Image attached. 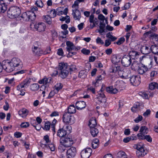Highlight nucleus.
<instances>
[{"label": "nucleus", "mask_w": 158, "mask_h": 158, "mask_svg": "<svg viewBox=\"0 0 158 158\" xmlns=\"http://www.w3.org/2000/svg\"><path fill=\"white\" fill-rule=\"evenodd\" d=\"M2 64H3V69L7 72H11L14 69L13 65L11 64L10 61L9 60H3Z\"/></svg>", "instance_id": "423d86ee"}, {"label": "nucleus", "mask_w": 158, "mask_h": 158, "mask_svg": "<svg viewBox=\"0 0 158 158\" xmlns=\"http://www.w3.org/2000/svg\"><path fill=\"white\" fill-rule=\"evenodd\" d=\"M99 144V140L98 139H94L93 140L92 143V147L94 149H95L98 147Z\"/></svg>", "instance_id": "c9c22d12"}, {"label": "nucleus", "mask_w": 158, "mask_h": 158, "mask_svg": "<svg viewBox=\"0 0 158 158\" xmlns=\"http://www.w3.org/2000/svg\"><path fill=\"white\" fill-rule=\"evenodd\" d=\"M51 18H52L48 15H44L43 16L44 19L49 24H51L52 23Z\"/></svg>", "instance_id": "37998d69"}, {"label": "nucleus", "mask_w": 158, "mask_h": 158, "mask_svg": "<svg viewBox=\"0 0 158 158\" xmlns=\"http://www.w3.org/2000/svg\"><path fill=\"white\" fill-rule=\"evenodd\" d=\"M76 153V148L74 147H72L69 148L67 151V158H73L75 156Z\"/></svg>", "instance_id": "9d476101"}, {"label": "nucleus", "mask_w": 158, "mask_h": 158, "mask_svg": "<svg viewBox=\"0 0 158 158\" xmlns=\"http://www.w3.org/2000/svg\"><path fill=\"white\" fill-rule=\"evenodd\" d=\"M141 64V63H139L137 61H134L132 64L131 68L133 69H138Z\"/></svg>", "instance_id": "79ce46f5"}, {"label": "nucleus", "mask_w": 158, "mask_h": 158, "mask_svg": "<svg viewBox=\"0 0 158 158\" xmlns=\"http://www.w3.org/2000/svg\"><path fill=\"white\" fill-rule=\"evenodd\" d=\"M120 61V57L119 56L114 55L112 59V62L114 64H116L119 62Z\"/></svg>", "instance_id": "7c9ffc66"}, {"label": "nucleus", "mask_w": 158, "mask_h": 158, "mask_svg": "<svg viewBox=\"0 0 158 158\" xmlns=\"http://www.w3.org/2000/svg\"><path fill=\"white\" fill-rule=\"evenodd\" d=\"M125 84V83L123 81L118 80L115 82L114 86L118 90L120 88L124 87Z\"/></svg>", "instance_id": "dca6fc26"}, {"label": "nucleus", "mask_w": 158, "mask_h": 158, "mask_svg": "<svg viewBox=\"0 0 158 158\" xmlns=\"http://www.w3.org/2000/svg\"><path fill=\"white\" fill-rule=\"evenodd\" d=\"M49 15H48L51 18H54L55 17L56 15V12L55 10H51L49 12Z\"/></svg>", "instance_id": "09e8293b"}, {"label": "nucleus", "mask_w": 158, "mask_h": 158, "mask_svg": "<svg viewBox=\"0 0 158 158\" xmlns=\"http://www.w3.org/2000/svg\"><path fill=\"white\" fill-rule=\"evenodd\" d=\"M148 131V130L147 128L144 126L141 127L139 130L140 132L143 133L144 134H147Z\"/></svg>", "instance_id": "de8ad7c7"}, {"label": "nucleus", "mask_w": 158, "mask_h": 158, "mask_svg": "<svg viewBox=\"0 0 158 158\" xmlns=\"http://www.w3.org/2000/svg\"><path fill=\"white\" fill-rule=\"evenodd\" d=\"M63 87V85L60 83H58L55 86V89L57 91L61 89Z\"/></svg>", "instance_id": "8fccbe9b"}, {"label": "nucleus", "mask_w": 158, "mask_h": 158, "mask_svg": "<svg viewBox=\"0 0 158 158\" xmlns=\"http://www.w3.org/2000/svg\"><path fill=\"white\" fill-rule=\"evenodd\" d=\"M151 52L156 55L158 54V46L156 45H152L150 47Z\"/></svg>", "instance_id": "4c0bfd02"}, {"label": "nucleus", "mask_w": 158, "mask_h": 158, "mask_svg": "<svg viewBox=\"0 0 158 158\" xmlns=\"http://www.w3.org/2000/svg\"><path fill=\"white\" fill-rule=\"evenodd\" d=\"M81 51L82 53L85 55H89L90 52L89 50L85 48L82 49Z\"/></svg>", "instance_id": "864d4df0"}, {"label": "nucleus", "mask_w": 158, "mask_h": 158, "mask_svg": "<svg viewBox=\"0 0 158 158\" xmlns=\"http://www.w3.org/2000/svg\"><path fill=\"white\" fill-rule=\"evenodd\" d=\"M30 87L31 90L33 91H36L39 89L40 86L37 83H33L31 84Z\"/></svg>", "instance_id": "c756f323"}, {"label": "nucleus", "mask_w": 158, "mask_h": 158, "mask_svg": "<svg viewBox=\"0 0 158 158\" xmlns=\"http://www.w3.org/2000/svg\"><path fill=\"white\" fill-rule=\"evenodd\" d=\"M149 87L150 89L152 90L155 89H158V83L156 82H152L149 84Z\"/></svg>", "instance_id": "58836bf2"}, {"label": "nucleus", "mask_w": 158, "mask_h": 158, "mask_svg": "<svg viewBox=\"0 0 158 158\" xmlns=\"http://www.w3.org/2000/svg\"><path fill=\"white\" fill-rule=\"evenodd\" d=\"M102 80V76L101 75H100L97 77L95 81H94L92 82V84L94 85L95 86H97L98 85L101 83Z\"/></svg>", "instance_id": "f704fd0d"}, {"label": "nucleus", "mask_w": 158, "mask_h": 158, "mask_svg": "<svg viewBox=\"0 0 158 158\" xmlns=\"http://www.w3.org/2000/svg\"><path fill=\"white\" fill-rule=\"evenodd\" d=\"M131 83L134 86L138 85L140 83V79L138 76H132L130 79Z\"/></svg>", "instance_id": "9b49d317"}, {"label": "nucleus", "mask_w": 158, "mask_h": 158, "mask_svg": "<svg viewBox=\"0 0 158 158\" xmlns=\"http://www.w3.org/2000/svg\"><path fill=\"white\" fill-rule=\"evenodd\" d=\"M152 36L153 37V40L156 41L157 43H158V35L154 33L152 34Z\"/></svg>", "instance_id": "774afa93"}, {"label": "nucleus", "mask_w": 158, "mask_h": 158, "mask_svg": "<svg viewBox=\"0 0 158 158\" xmlns=\"http://www.w3.org/2000/svg\"><path fill=\"white\" fill-rule=\"evenodd\" d=\"M31 82V78H27L24 80L22 83L26 87L28 86Z\"/></svg>", "instance_id": "a18cd8bd"}, {"label": "nucleus", "mask_w": 158, "mask_h": 158, "mask_svg": "<svg viewBox=\"0 0 158 158\" xmlns=\"http://www.w3.org/2000/svg\"><path fill=\"white\" fill-rule=\"evenodd\" d=\"M40 44L39 42H35L33 45L32 48H34V50H35L36 48H40Z\"/></svg>", "instance_id": "69168bd1"}, {"label": "nucleus", "mask_w": 158, "mask_h": 158, "mask_svg": "<svg viewBox=\"0 0 158 158\" xmlns=\"http://www.w3.org/2000/svg\"><path fill=\"white\" fill-rule=\"evenodd\" d=\"M106 26V24L104 23L101 22L100 23L99 29L98 30V32L100 34H102L104 32H106L105 28Z\"/></svg>", "instance_id": "bb28decb"}, {"label": "nucleus", "mask_w": 158, "mask_h": 158, "mask_svg": "<svg viewBox=\"0 0 158 158\" xmlns=\"http://www.w3.org/2000/svg\"><path fill=\"white\" fill-rule=\"evenodd\" d=\"M95 20H97L96 18H94V15L93 14H91L89 16V22L91 23L90 25V28H93L95 26V23H97Z\"/></svg>", "instance_id": "a211bd4d"}, {"label": "nucleus", "mask_w": 158, "mask_h": 158, "mask_svg": "<svg viewBox=\"0 0 158 158\" xmlns=\"http://www.w3.org/2000/svg\"><path fill=\"white\" fill-rule=\"evenodd\" d=\"M19 115L23 118H25L27 115L28 111L25 108H23L20 110L18 112Z\"/></svg>", "instance_id": "aec40b11"}, {"label": "nucleus", "mask_w": 158, "mask_h": 158, "mask_svg": "<svg viewBox=\"0 0 158 158\" xmlns=\"http://www.w3.org/2000/svg\"><path fill=\"white\" fill-rule=\"evenodd\" d=\"M57 120L55 119H54L52 121L51 123V126L52 127V130L53 131H54L55 130V125L57 123Z\"/></svg>", "instance_id": "680f3d73"}, {"label": "nucleus", "mask_w": 158, "mask_h": 158, "mask_svg": "<svg viewBox=\"0 0 158 158\" xmlns=\"http://www.w3.org/2000/svg\"><path fill=\"white\" fill-rule=\"evenodd\" d=\"M147 150L142 151L141 150H137L136 151V154L137 157H143L147 153Z\"/></svg>", "instance_id": "c85d7f7f"}, {"label": "nucleus", "mask_w": 158, "mask_h": 158, "mask_svg": "<svg viewBox=\"0 0 158 158\" xmlns=\"http://www.w3.org/2000/svg\"><path fill=\"white\" fill-rule=\"evenodd\" d=\"M51 50L50 48L49 47H48L45 51L42 50V54L46 55L49 53L51 52Z\"/></svg>", "instance_id": "052dcab7"}, {"label": "nucleus", "mask_w": 158, "mask_h": 158, "mask_svg": "<svg viewBox=\"0 0 158 158\" xmlns=\"http://www.w3.org/2000/svg\"><path fill=\"white\" fill-rule=\"evenodd\" d=\"M123 65L125 67H128L131 63V60L130 56L128 55L124 56L121 60Z\"/></svg>", "instance_id": "1a4fd4ad"}, {"label": "nucleus", "mask_w": 158, "mask_h": 158, "mask_svg": "<svg viewBox=\"0 0 158 158\" xmlns=\"http://www.w3.org/2000/svg\"><path fill=\"white\" fill-rule=\"evenodd\" d=\"M66 44L67 45L66 49L69 52L67 56L68 57H69L73 55H75L77 53L76 51L78 50V48L72 42L69 41H67Z\"/></svg>", "instance_id": "20e7f679"}, {"label": "nucleus", "mask_w": 158, "mask_h": 158, "mask_svg": "<svg viewBox=\"0 0 158 158\" xmlns=\"http://www.w3.org/2000/svg\"><path fill=\"white\" fill-rule=\"evenodd\" d=\"M58 69L60 71V76L62 78H65L69 74V67L67 63H60L59 64Z\"/></svg>", "instance_id": "f03ea898"}, {"label": "nucleus", "mask_w": 158, "mask_h": 158, "mask_svg": "<svg viewBox=\"0 0 158 158\" xmlns=\"http://www.w3.org/2000/svg\"><path fill=\"white\" fill-rule=\"evenodd\" d=\"M125 39L124 37H121L119 38L117 41L115 42L114 44H116L117 45H119L123 44L125 41Z\"/></svg>", "instance_id": "603ef678"}, {"label": "nucleus", "mask_w": 158, "mask_h": 158, "mask_svg": "<svg viewBox=\"0 0 158 158\" xmlns=\"http://www.w3.org/2000/svg\"><path fill=\"white\" fill-rule=\"evenodd\" d=\"M106 37L107 38L109 39V40H110L111 41H114L115 40L117 39V37L111 35L110 32L106 34Z\"/></svg>", "instance_id": "c03bdc74"}, {"label": "nucleus", "mask_w": 158, "mask_h": 158, "mask_svg": "<svg viewBox=\"0 0 158 158\" xmlns=\"http://www.w3.org/2000/svg\"><path fill=\"white\" fill-rule=\"evenodd\" d=\"M92 152V150L90 148L85 149L81 152V156L82 158H89Z\"/></svg>", "instance_id": "f8f14e48"}, {"label": "nucleus", "mask_w": 158, "mask_h": 158, "mask_svg": "<svg viewBox=\"0 0 158 158\" xmlns=\"http://www.w3.org/2000/svg\"><path fill=\"white\" fill-rule=\"evenodd\" d=\"M25 87L24 85H23V83H22L17 86V89L18 90L21 91L23 90L22 88Z\"/></svg>", "instance_id": "bf43d9fd"}, {"label": "nucleus", "mask_w": 158, "mask_h": 158, "mask_svg": "<svg viewBox=\"0 0 158 158\" xmlns=\"http://www.w3.org/2000/svg\"><path fill=\"white\" fill-rule=\"evenodd\" d=\"M143 119V117L141 115H139L135 120L134 121L136 123H138Z\"/></svg>", "instance_id": "0e129e2a"}, {"label": "nucleus", "mask_w": 158, "mask_h": 158, "mask_svg": "<svg viewBox=\"0 0 158 158\" xmlns=\"http://www.w3.org/2000/svg\"><path fill=\"white\" fill-rule=\"evenodd\" d=\"M140 50L142 53L144 54H147L151 52L150 47L146 44L141 48Z\"/></svg>", "instance_id": "f3484780"}, {"label": "nucleus", "mask_w": 158, "mask_h": 158, "mask_svg": "<svg viewBox=\"0 0 158 158\" xmlns=\"http://www.w3.org/2000/svg\"><path fill=\"white\" fill-rule=\"evenodd\" d=\"M23 15L24 16L26 15L28 19V20L30 21L34 20L36 18L35 14L32 11H28L24 13Z\"/></svg>", "instance_id": "4468645a"}, {"label": "nucleus", "mask_w": 158, "mask_h": 158, "mask_svg": "<svg viewBox=\"0 0 158 158\" xmlns=\"http://www.w3.org/2000/svg\"><path fill=\"white\" fill-rule=\"evenodd\" d=\"M64 131H65L67 135H69L72 132V128L71 126L69 124H65L63 126Z\"/></svg>", "instance_id": "b1692460"}, {"label": "nucleus", "mask_w": 158, "mask_h": 158, "mask_svg": "<svg viewBox=\"0 0 158 158\" xmlns=\"http://www.w3.org/2000/svg\"><path fill=\"white\" fill-rule=\"evenodd\" d=\"M49 147L52 151H54L55 150V146L53 144H48V148Z\"/></svg>", "instance_id": "e2e57ef3"}, {"label": "nucleus", "mask_w": 158, "mask_h": 158, "mask_svg": "<svg viewBox=\"0 0 158 158\" xmlns=\"http://www.w3.org/2000/svg\"><path fill=\"white\" fill-rule=\"evenodd\" d=\"M43 139L45 141V143L46 144H49L50 143V141L49 139V136L47 135L44 136Z\"/></svg>", "instance_id": "13d9d810"}, {"label": "nucleus", "mask_w": 158, "mask_h": 158, "mask_svg": "<svg viewBox=\"0 0 158 158\" xmlns=\"http://www.w3.org/2000/svg\"><path fill=\"white\" fill-rule=\"evenodd\" d=\"M111 72H118L119 76L123 78H127L130 74L129 71L126 69H123L120 66L114 65L110 69Z\"/></svg>", "instance_id": "f257e3e1"}, {"label": "nucleus", "mask_w": 158, "mask_h": 158, "mask_svg": "<svg viewBox=\"0 0 158 158\" xmlns=\"http://www.w3.org/2000/svg\"><path fill=\"white\" fill-rule=\"evenodd\" d=\"M10 62L11 64H13L14 67L15 68V67H17L19 65L21 61L19 59L15 57L11 59Z\"/></svg>", "instance_id": "5701e85b"}, {"label": "nucleus", "mask_w": 158, "mask_h": 158, "mask_svg": "<svg viewBox=\"0 0 158 158\" xmlns=\"http://www.w3.org/2000/svg\"><path fill=\"white\" fill-rule=\"evenodd\" d=\"M117 157L119 158H127L126 153L123 151H120L117 154Z\"/></svg>", "instance_id": "a19ab883"}, {"label": "nucleus", "mask_w": 158, "mask_h": 158, "mask_svg": "<svg viewBox=\"0 0 158 158\" xmlns=\"http://www.w3.org/2000/svg\"><path fill=\"white\" fill-rule=\"evenodd\" d=\"M90 132L91 135L94 137L97 136L99 133V130L96 127L90 128Z\"/></svg>", "instance_id": "a878e982"}, {"label": "nucleus", "mask_w": 158, "mask_h": 158, "mask_svg": "<svg viewBox=\"0 0 158 158\" xmlns=\"http://www.w3.org/2000/svg\"><path fill=\"white\" fill-rule=\"evenodd\" d=\"M63 127L62 128H59L57 132V135L59 137H63L67 135L65 131L63 129Z\"/></svg>", "instance_id": "cd10ccee"}, {"label": "nucleus", "mask_w": 158, "mask_h": 158, "mask_svg": "<svg viewBox=\"0 0 158 158\" xmlns=\"http://www.w3.org/2000/svg\"><path fill=\"white\" fill-rule=\"evenodd\" d=\"M89 126L90 128L97 127V122L96 119L95 118H92L89 120Z\"/></svg>", "instance_id": "4be33fe9"}, {"label": "nucleus", "mask_w": 158, "mask_h": 158, "mask_svg": "<svg viewBox=\"0 0 158 158\" xmlns=\"http://www.w3.org/2000/svg\"><path fill=\"white\" fill-rule=\"evenodd\" d=\"M60 20L62 21H65L67 23H69L70 22V17L68 15H66L65 17L61 16L60 18Z\"/></svg>", "instance_id": "ea45409f"}, {"label": "nucleus", "mask_w": 158, "mask_h": 158, "mask_svg": "<svg viewBox=\"0 0 158 158\" xmlns=\"http://www.w3.org/2000/svg\"><path fill=\"white\" fill-rule=\"evenodd\" d=\"M48 82V79L44 77L42 79L39 81L38 82L40 84H46Z\"/></svg>", "instance_id": "6e6d98bb"}, {"label": "nucleus", "mask_w": 158, "mask_h": 158, "mask_svg": "<svg viewBox=\"0 0 158 158\" xmlns=\"http://www.w3.org/2000/svg\"><path fill=\"white\" fill-rule=\"evenodd\" d=\"M60 143L64 147L67 148L71 146L73 143V141L72 138L67 137L63 139L60 141Z\"/></svg>", "instance_id": "6e6552de"}, {"label": "nucleus", "mask_w": 158, "mask_h": 158, "mask_svg": "<svg viewBox=\"0 0 158 158\" xmlns=\"http://www.w3.org/2000/svg\"><path fill=\"white\" fill-rule=\"evenodd\" d=\"M80 110L85 108L86 106L85 102L83 101H80Z\"/></svg>", "instance_id": "5fc2aeb1"}, {"label": "nucleus", "mask_w": 158, "mask_h": 158, "mask_svg": "<svg viewBox=\"0 0 158 158\" xmlns=\"http://www.w3.org/2000/svg\"><path fill=\"white\" fill-rule=\"evenodd\" d=\"M32 51L34 54L37 56H40L42 54V50L40 48H36L35 50L34 48H32Z\"/></svg>", "instance_id": "e433bc0d"}, {"label": "nucleus", "mask_w": 158, "mask_h": 158, "mask_svg": "<svg viewBox=\"0 0 158 158\" xmlns=\"http://www.w3.org/2000/svg\"><path fill=\"white\" fill-rule=\"evenodd\" d=\"M106 90L107 92L111 94H115L117 93L118 91L117 89L115 87L114 88L112 86L107 87Z\"/></svg>", "instance_id": "412c9836"}, {"label": "nucleus", "mask_w": 158, "mask_h": 158, "mask_svg": "<svg viewBox=\"0 0 158 158\" xmlns=\"http://www.w3.org/2000/svg\"><path fill=\"white\" fill-rule=\"evenodd\" d=\"M7 5L4 2L0 3V13L5 12L7 9Z\"/></svg>", "instance_id": "393cba45"}, {"label": "nucleus", "mask_w": 158, "mask_h": 158, "mask_svg": "<svg viewBox=\"0 0 158 158\" xmlns=\"http://www.w3.org/2000/svg\"><path fill=\"white\" fill-rule=\"evenodd\" d=\"M33 122V123H32V122H31V123L32 126H33L37 130H40L41 128L40 124H37L36 123V121L35 120H34Z\"/></svg>", "instance_id": "49530a36"}, {"label": "nucleus", "mask_w": 158, "mask_h": 158, "mask_svg": "<svg viewBox=\"0 0 158 158\" xmlns=\"http://www.w3.org/2000/svg\"><path fill=\"white\" fill-rule=\"evenodd\" d=\"M34 28L38 31L41 32L45 31L46 26L43 23H39L34 25Z\"/></svg>", "instance_id": "ddd939ff"}, {"label": "nucleus", "mask_w": 158, "mask_h": 158, "mask_svg": "<svg viewBox=\"0 0 158 158\" xmlns=\"http://www.w3.org/2000/svg\"><path fill=\"white\" fill-rule=\"evenodd\" d=\"M134 147L136 148L137 150H141L142 151L146 150L144 149V145L142 143H139L137 144H135Z\"/></svg>", "instance_id": "473e14b6"}, {"label": "nucleus", "mask_w": 158, "mask_h": 158, "mask_svg": "<svg viewBox=\"0 0 158 158\" xmlns=\"http://www.w3.org/2000/svg\"><path fill=\"white\" fill-rule=\"evenodd\" d=\"M79 0L76 1L72 6V7L73 9V15L74 18L76 19H78L79 16V10H78V4Z\"/></svg>", "instance_id": "0eeeda50"}, {"label": "nucleus", "mask_w": 158, "mask_h": 158, "mask_svg": "<svg viewBox=\"0 0 158 158\" xmlns=\"http://www.w3.org/2000/svg\"><path fill=\"white\" fill-rule=\"evenodd\" d=\"M140 53L134 50L130 51L129 53V56L131 57V59H137L139 57Z\"/></svg>", "instance_id": "6ab92c4d"}, {"label": "nucleus", "mask_w": 158, "mask_h": 158, "mask_svg": "<svg viewBox=\"0 0 158 158\" xmlns=\"http://www.w3.org/2000/svg\"><path fill=\"white\" fill-rule=\"evenodd\" d=\"M21 12L20 9L19 7L16 6H12L7 11V16L10 18H15L18 17Z\"/></svg>", "instance_id": "7ed1b4c3"}, {"label": "nucleus", "mask_w": 158, "mask_h": 158, "mask_svg": "<svg viewBox=\"0 0 158 158\" xmlns=\"http://www.w3.org/2000/svg\"><path fill=\"white\" fill-rule=\"evenodd\" d=\"M51 126V123L48 122L45 123L44 129L47 131L49 130Z\"/></svg>", "instance_id": "4d7b16f0"}, {"label": "nucleus", "mask_w": 158, "mask_h": 158, "mask_svg": "<svg viewBox=\"0 0 158 158\" xmlns=\"http://www.w3.org/2000/svg\"><path fill=\"white\" fill-rule=\"evenodd\" d=\"M76 112V108L74 105H70L68 108V112H67L71 114L75 113Z\"/></svg>", "instance_id": "72a5a7b5"}, {"label": "nucleus", "mask_w": 158, "mask_h": 158, "mask_svg": "<svg viewBox=\"0 0 158 158\" xmlns=\"http://www.w3.org/2000/svg\"><path fill=\"white\" fill-rule=\"evenodd\" d=\"M148 70V68L145 65L141 64L140 66L137 69V72L140 74H143L146 73Z\"/></svg>", "instance_id": "2eb2a0df"}, {"label": "nucleus", "mask_w": 158, "mask_h": 158, "mask_svg": "<svg viewBox=\"0 0 158 158\" xmlns=\"http://www.w3.org/2000/svg\"><path fill=\"white\" fill-rule=\"evenodd\" d=\"M55 94V92L54 91H52L50 92L49 95L47 98V99H50L52 98Z\"/></svg>", "instance_id": "338daca9"}, {"label": "nucleus", "mask_w": 158, "mask_h": 158, "mask_svg": "<svg viewBox=\"0 0 158 158\" xmlns=\"http://www.w3.org/2000/svg\"><path fill=\"white\" fill-rule=\"evenodd\" d=\"M63 122L65 124L71 125L75 122V118L73 116L67 112L64 113L63 117Z\"/></svg>", "instance_id": "39448f33"}, {"label": "nucleus", "mask_w": 158, "mask_h": 158, "mask_svg": "<svg viewBox=\"0 0 158 158\" xmlns=\"http://www.w3.org/2000/svg\"><path fill=\"white\" fill-rule=\"evenodd\" d=\"M97 96V99H100V98H102V99L101 100L102 102H106L105 96L102 92H100V91H99L98 94Z\"/></svg>", "instance_id": "2f4dec72"}, {"label": "nucleus", "mask_w": 158, "mask_h": 158, "mask_svg": "<svg viewBox=\"0 0 158 158\" xmlns=\"http://www.w3.org/2000/svg\"><path fill=\"white\" fill-rule=\"evenodd\" d=\"M35 5L40 8L44 6V3L41 0H37L35 2Z\"/></svg>", "instance_id": "3c124183"}]
</instances>
